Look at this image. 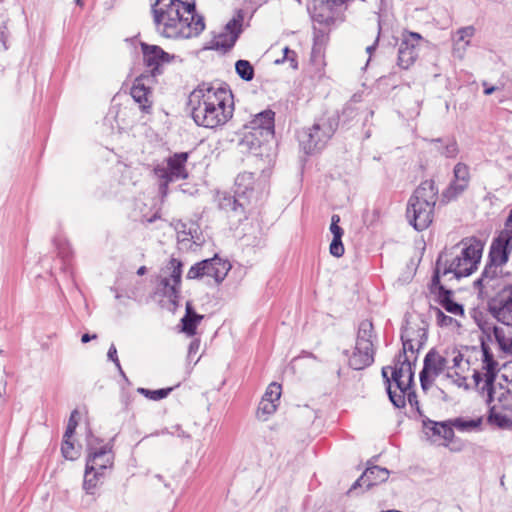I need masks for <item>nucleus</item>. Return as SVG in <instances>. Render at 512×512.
<instances>
[{"label":"nucleus","mask_w":512,"mask_h":512,"mask_svg":"<svg viewBox=\"0 0 512 512\" xmlns=\"http://www.w3.org/2000/svg\"><path fill=\"white\" fill-rule=\"evenodd\" d=\"M152 11L156 29L164 37L189 39L205 29L203 16L196 12V0H157Z\"/></svg>","instance_id":"obj_1"},{"label":"nucleus","mask_w":512,"mask_h":512,"mask_svg":"<svg viewBox=\"0 0 512 512\" xmlns=\"http://www.w3.org/2000/svg\"><path fill=\"white\" fill-rule=\"evenodd\" d=\"M195 123L206 128L226 124L233 116L234 103L230 89L220 84L202 83L189 97Z\"/></svg>","instance_id":"obj_2"},{"label":"nucleus","mask_w":512,"mask_h":512,"mask_svg":"<svg viewBox=\"0 0 512 512\" xmlns=\"http://www.w3.org/2000/svg\"><path fill=\"white\" fill-rule=\"evenodd\" d=\"M498 362L484 341L480 348H472L466 358L461 353L453 357V365L448 367L447 376L459 387H468L467 380L471 377L475 386L484 392L485 388L495 380Z\"/></svg>","instance_id":"obj_3"},{"label":"nucleus","mask_w":512,"mask_h":512,"mask_svg":"<svg viewBox=\"0 0 512 512\" xmlns=\"http://www.w3.org/2000/svg\"><path fill=\"white\" fill-rule=\"evenodd\" d=\"M483 248L481 240L469 237L445 251L438 259L434 283L438 284L440 277L452 275L459 279L474 273L480 264Z\"/></svg>","instance_id":"obj_4"},{"label":"nucleus","mask_w":512,"mask_h":512,"mask_svg":"<svg viewBox=\"0 0 512 512\" xmlns=\"http://www.w3.org/2000/svg\"><path fill=\"white\" fill-rule=\"evenodd\" d=\"M87 451L83 488L87 493H93L101 479L113 468L114 452L109 442L92 435L87 440Z\"/></svg>","instance_id":"obj_5"},{"label":"nucleus","mask_w":512,"mask_h":512,"mask_svg":"<svg viewBox=\"0 0 512 512\" xmlns=\"http://www.w3.org/2000/svg\"><path fill=\"white\" fill-rule=\"evenodd\" d=\"M437 194L438 189L435 183L432 180H426L410 197L406 214L410 224L416 230L422 231L432 223Z\"/></svg>","instance_id":"obj_6"},{"label":"nucleus","mask_w":512,"mask_h":512,"mask_svg":"<svg viewBox=\"0 0 512 512\" xmlns=\"http://www.w3.org/2000/svg\"><path fill=\"white\" fill-rule=\"evenodd\" d=\"M512 371V362L505 366ZM490 407L488 423L500 429L512 430V376L507 387L494 385V380L485 388Z\"/></svg>","instance_id":"obj_7"},{"label":"nucleus","mask_w":512,"mask_h":512,"mask_svg":"<svg viewBox=\"0 0 512 512\" xmlns=\"http://www.w3.org/2000/svg\"><path fill=\"white\" fill-rule=\"evenodd\" d=\"M392 380L393 384L389 385L388 393L393 404L397 407L404 406L406 397L411 402L412 397H415L412 391L413 370L406 356L403 360L402 356H399L392 371Z\"/></svg>","instance_id":"obj_8"},{"label":"nucleus","mask_w":512,"mask_h":512,"mask_svg":"<svg viewBox=\"0 0 512 512\" xmlns=\"http://www.w3.org/2000/svg\"><path fill=\"white\" fill-rule=\"evenodd\" d=\"M374 327L370 320L360 323L356 346L349 358V365L355 370L369 366L374 360Z\"/></svg>","instance_id":"obj_9"},{"label":"nucleus","mask_w":512,"mask_h":512,"mask_svg":"<svg viewBox=\"0 0 512 512\" xmlns=\"http://www.w3.org/2000/svg\"><path fill=\"white\" fill-rule=\"evenodd\" d=\"M336 129L334 120L321 118L311 128L304 130L299 138L306 153L322 149Z\"/></svg>","instance_id":"obj_10"},{"label":"nucleus","mask_w":512,"mask_h":512,"mask_svg":"<svg viewBox=\"0 0 512 512\" xmlns=\"http://www.w3.org/2000/svg\"><path fill=\"white\" fill-rule=\"evenodd\" d=\"M187 161L188 153H175L155 167L154 172L159 179L163 180V186L165 188H167L170 182L186 179L188 177L186 168Z\"/></svg>","instance_id":"obj_11"},{"label":"nucleus","mask_w":512,"mask_h":512,"mask_svg":"<svg viewBox=\"0 0 512 512\" xmlns=\"http://www.w3.org/2000/svg\"><path fill=\"white\" fill-rule=\"evenodd\" d=\"M274 116L272 110H265L255 115L248 124L245 125L243 143L254 144L253 138L257 133L260 140H272L274 138Z\"/></svg>","instance_id":"obj_12"},{"label":"nucleus","mask_w":512,"mask_h":512,"mask_svg":"<svg viewBox=\"0 0 512 512\" xmlns=\"http://www.w3.org/2000/svg\"><path fill=\"white\" fill-rule=\"evenodd\" d=\"M230 268L231 265L228 261L215 256L193 265L187 273V278L199 279L207 276L213 278L216 283H220L227 276Z\"/></svg>","instance_id":"obj_13"},{"label":"nucleus","mask_w":512,"mask_h":512,"mask_svg":"<svg viewBox=\"0 0 512 512\" xmlns=\"http://www.w3.org/2000/svg\"><path fill=\"white\" fill-rule=\"evenodd\" d=\"M163 273L165 276L161 280L162 293L170 302L176 304L180 297L182 263L176 258H171Z\"/></svg>","instance_id":"obj_14"},{"label":"nucleus","mask_w":512,"mask_h":512,"mask_svg":"<svg viewBox=\"0 0 512 512\" xmlns=\"http://www.w3.org/2000/svg\"><path fill=\"white\" fill-rule=\"evenodd\" d=\"M512 251V211L510 212L504 229L493 241L490 249L491 262L496 266H501L508 261L509 254Z\"/></svg>","instance_id":"obj_15"},{"label":"nucleus","mask_w":512,"mask_h":512,"mask_svg":"<svg viewBox=\"0 0 512 512\" xmlns=\"http://www.w3.org/2000/svg\"><path fill=\"white\" fill-rule=\"evenodd\" d=\"M489 310L497 321L512 326V285H505L490 300Z\"/></svg>","instance_id":"obj_16"},{"label":"nucleus","mask_w":512,"mask_h":512,"mask_svg":"<svg viewBox=\"0 0 512 512\" xmlns=\"http://www.w3.org/2000/svg\"><path fill=\"white\" fill-rule=\"evenodd\" d=\"M243 21L244 13L238 10L233 18L226 24L224 30L214 36L210 47L217 50H228L233 47L242 31Z\"/></svg>","instance_id":"obj_17"},{"label":"nucleus","mask_w":512,"mask_h":512,"mask_svg":"<svg viewBox=\"0 0 512 512\" xmlns=\"http://www.w3.org/2000/svg\"><path fill=\"white\" fill-rule=\"evenodd\" d=\"M421 41L422 36L418 33L408 31L402 33L398 51V65L401 68L408 69L414 64L418 57Z\"/></svg>","instance_id":"obj_18"},{"label":"nucleus","mask_w":512,"mask_h":512,"mask_svg":"<svg viewBox=\"0 0 512 512\" xmlns=\"http://www.w3.org/2000/svg\"><path fill=\"white\" fill-rule=\"evenodd\" d=\"M347 0H314L313 18L315 21L330 25L341 15Z\"/></svg>","instance_id":"obj_19"},{"label":"nucleus","mask_w":512,"mask_h":512,"mask_svg":"<svg viewBox=\"0 0 512 512\" xmlns=\"http://www.w3.org/2000/svg\"><path fill=\"white\" fill-rule=\"evenodd\" d=\"M446 360L438 352L430 351L424 360V367L420 373V382L423 390H427L436 377L444 370Z\"/></svg>","instance_id":"obj_20"},{"label":"nucleus","mask_w":512,"mask_h":512,"mask_svg":"<svg viewBox=\"0 0 512 512\" xmlns=\"http://www.w3.org/2000/svg\"><path fill=\"white\" fill-rule=\"evenodd\" d=\"M141 48L144 64L153 74L173 59V56L166 53L159 46L142 43Z\"/></svg>","instance_id":"obj_21"},{"label":"nucleus","mask_w":512,"mask_h":512,"mask_svg":"<svg viewBox=\"0 0 512 512\" xmlns=\"http://www.w3.org/2000/svg\"><path fill=\"white\" fill-rule=\"evenodd\" d=\"M147 82L149 78L141 76L135 79L131 88V96L143 111L148 112L152 106V92Z\"/></svg>","instance_id":"obj_22"},{"label":"nucleus","mask_w":512,"mask_h":512,"mask_svg":"<svg viewBox=\"0 0 512 512\" xmlns=\"http://www.w3.org/2000/svg\"><path fill=\"white\" fill-rule=\"evenodd\" d=\"M469 183V169L466 165L458 163L454 168V180L447 188L445 196L448 199L456 197L462 193Z\"/></svg>","instance_id":"obj_23"},{"label":"nucleus","mask_w":512,"mask_h":512,"mask_svg":"<svg viewBox=\"0 0 512 512\" xmlns=\"http://www.w3.org/2000/svg\"><path fill=\"white\" fill-rule=\"evenodd\" d=\"M389 477V471L379 466L368 468L358 479L357 485L360 487L365 486L370 488L379 483L385 482Z\"/></svg>","instance_id":"obj_24"},{"label":"nucleus","mask_w":512,"mask_h":512,"mask_svg":"<svg viewBox=\"0 0 512 512\" xmlns=\"http://www.w3.org/2000/svg\"><path fill=\"white\" fill-rule=\"evenodd\" d=\"M203 316L197 314L192 306L191 302L186 303V314L181 320L182 332L187 334L188 336H193L196 334V329L200 322L202 321Z\"/></svg>","instance_id":"obj_25"},{"label":"nucleus","mask_w":512,"mask_h":512,"mask_svg":"<svg viewBox=\"0 0 512 512\" xmlns=\"http://www.w3.org/2000/svg\"><path fill=\"white\" fill-rule=\"evenodd\" d=\"M499 281V278L489 275L488 272L485 271L482 277L478 279L474 284L475 287L478 288L481 295L488 296L489 292L498 286Z\"/></svg>","instance_id":"obj_26"},{"label":"nucleus","mask_w":512,"mask_h":512,"mask_svg":"<svg viewBox=\"0 0 512 512\" xmlns=\"http://www.w3.org/2000/svg\"><path fill=\"white\" fill-rule=\"evenodd\" d=\"M493 333L500 349L512 355V332L506 333L502 328L494 327Z\"/></svg>","instance_id":"obj_27"},{"label":"nucleus","mask_w":512,"mask_h":512,"mask_svg":"<svg viewBox=\"0 0 512 512\" xmlns=\"http://www.w3.org/2000/svg\"><path fill=\"white\" fill-rule=\"evenodd\" d=\"M475 29L472 26L459 29L454 36L455 47L458 50H465L474 36Z\"/></svg>","instance_id":"obj_28"},{"label":"nucleus","mask_w":512,"mask_h":512,"mask_svg":"<svg viewBox=\"0 0 512 512\" xmlns=\"http://www.w3.org/2000/svg\"><path fill=\"white\" fill-rule=\"evenodd\" d=\"M435 320L440 327L458 330L461 326L459 320L455 316H448L442 310H435Z\"/></svg>","instance_id":"obj_29"},{"label":"nucleus","mask_w":512,"mask_h":512,"mask_svg":"<svg viewBox=\"0 0 512 512\" xmlns=\"http://www.w3.org/2000/svg\"><path fill=\"white\" fill-rule=\"evenodd\" d=\"M452 426L461 431H473L478 430L482 424V418H457L452 421Z\"/></svg>","instance_id":"obj_30"},{"label":"nucleus","mask_w":512,"mask_h":512,"mask_svg":"<svg viewBox=\"0 0 512 512\" xmlns=\"http://www.w3.org/2000/svg\"><path fill=\"white\" fill-rule=\"evenodd\" d=\"M441 307L455 317H464L463 307L452 300L449 295H445L440 300Z\"/></svg>","instance_id":"obj_31"},{"label":"nucleus","mask_w":512,"mask_h":512,"mask_svg":"<svg viewBox=\"0 0 512 512\" xmlns=\"http://www.w3.org/2000/svg\"><path fill=\"white\" fill-rule=\"evenodd\" d=\"M253 184V176L251 173H243L237 176L236 178V191L235 193L240 197L241 195H245L247 191L252 188Z\"/></svg>","instance_id":"obj_32"},{"label":"nucleus","mask_w":512,"mask_h":512,"mask_svg":"<svg viewBox=\"0 0 512 512\" xmlns=\"http://www.w3.org/2000/svg\"><path fill=\"white\" fill-rule=\"evenodd\" d=\"M278 406L267 399L262 398L258 409H257V417L260 420L266 421L271 415H273Z\"/></svg>","instance_id":"obj_33"},{"label":"nucleus","mask_w":512,"mask_h":512,"mask_svg":"<svg viewBox=\"0 0 512 512\" xmlns=\"http://www.w3.org/2000/svg\"><path fill=\"white\" fill-rule=\"evenodd\" d=\"M282 394V387L280 384L276 382H272L267 387L265 394L262 398L267 399L268 401H271L272 403L279 405L280 397Z\"/></svg>","instance_id":"obj_34"},{"label":"nucleus","mask_w":512,"mask_h":512,"mask_svg":"<svg viewBox=\"0 0 512 512\" xmlns=\"http://www.w3.org/2000/svg\"><path fill=\"white\" fill-rule=\"evenodd\" d=\"M61 451L63 456L68 460H75L80 456L79 448H76L74 443L69 439H63Z\"/></svg>","instance_id":"obj_35"},{"label":"nucleus","mask_w":512,"mask_h":512,"mask_svg":"<svg viewBox=\"0 0 512 512\" xmlns=\"http://www.w3.org/2000/svg\"><path fill=\"white\" fill-rule=\"evenodd\" d=\"M236 71L244 80H252L254 76V69L252 65L246 60H239L236 63Z\"/></svg>","instance_id":"obj_36"},{"label":"nucleus","mask_w":512,"mask_h":512,"mask_svg":"<svg viewBox=\"0 0 512 512\" xmlns=\"http://www.w3.org/2000/svg\"><path fill=\"white\" fill-rule=\"evenodd\" d=\"M432 430L434 434L441 436L444 440H450L454 436L453 428L446 423H434Z\"/></svg>","instance_id":"obj_37"},{"label":"nucleus","mask_w":512,"mask_h":512,"mask_svg":"<svg viewBox=\"0 0 512 512\" xmlns=\"http://www.w3.org/2000/svg\"><path fill=\"white\" fill-rule=\"evenodd\" d=\"M139 391L143 395H145L147 398L157 401V400L166 398L169 395V393L172 391V388L158 389V390H148L145 388H141V389H139Z\"/></svg>","instance_id":"obj_38"},{"label":"nucleus","mask_w":512,"mask_h":512,"mask_svg":"<svg viewBox=\"0 0 512 512\" xmlns=\"http://www.w3.org/2000/svg\"><path fill=\"white\" fill-rule=\"evenodd\" d=\"M340 216L333 215L331 218L330 231L333 234V239H342L343 229L339 226Z\"/></svg>","instance_id":"obj_39"},{"label":"nucleus","mask_w":512,"mask_h":512,"mask_svg":"<svg viewBox=\"0 0 512 512\" xmlns=\"http://www.w3.org/2000/svg\"><path fill=\"white\" fill-rule=\"evenodd\" d=\"M253 138L254 141L253 142H256L254 144H250V143H243V141L241 142L243 146H245L249 151L255 153V154H258V150L265 144L269 143L271 140H260V135L257 133Z\"/></svg>","instance_id":"obj_40"},{"label":"nucleus","mask_w":512,"mask_h":512,"mask_svg":"<svg viewBox=\"0 0 512 512\" xmlns=\"http://www.w3.org/2000/svg\"><path fill=\"white\" fill-rule=\"evenodd\" d=\"M344 245L342 239H333L330 244V253L335 257H341L344 254Z\"/></svg>","instance_id":"obj_41"},{"label":"nucleus","mask_w":512,"mask_h":512,"mask_svg":"<svg viewBox=\"0 0 512 512\" xmlns=\"http://www.w3.org/2000/svg\"><path fill=\"white\" fill-rule=\"evenodd\" d=\"M284 61H287L290 63L291 67L296 68L297 67V55L293 50H290L289 48H284Z\"/></svg>","instance_id":"obj_42"},{"label":"nucleus","mask_w":512,"mask_h":512,"mask_svg":"<svg viewBox=\"0 0 512 512\" xmlns=\"http://www.w3.org/2000/svg\"><path fill=\"white\" fill-rule=\"evenodd\" d=\"M457 145L454 141H451L449 144H447L445 148V156L446 157H455L457 154Z\"/></svg>","instance_id":"obj_43"},{"label":"nucleus","mask_w":512,"mask_h":512,"mask_svg":"<svg viewBox=\"0 0 512 512\" xmlns=\"http://www.w3.org/2000/svg\"><path fill=\"white\" fill-rule=\"evenodd\" d=\"M108 358L112 360L117 365L118 368H120L119 359L117 357V350L114 345H112L108 350Z\"/></svg>","instance_id":"obj_44"},{"label":"nucleus","mask_w":512,"mask_h":512,"mask_svg":"<svg viewBox=\"0 0 512 512\" xmlns=\"http://www.w3.org/2000/svg\"><path fill=\"white\" fill-rule=\"evenodd\" d=\"M76 415H77L76 412L71 414L70 419L68 421V425H67L68 427L76 429V426H77Z\"/></svg>","instance_id":"obj_45"},{"label":"nucleus","mask_w":512,"mask_h":512,"mask_svg":"<svg viewBox=\"0 0 512 512\" xmlns=\"http://www.w3.org/2000/svg\"><path fill=\"white\" fill-rule=\"evenodd\" d=\"M74 432H75V429L70 428V427L67 426L65 434H64V439L71 440V437L74 434Z\"/></svg>","instance_id":"obj_46"},{"label":"nucleus","mask_w":512,"mask_h":512,"mask_svg":"<svg viewBox=\"0 0 512 512\" xmlns=\"http://www.w3.org/2000/svg\"><path fill=\"white\" fill-rule=\"evenodd\" d=\"M402 340H403V349H404V351H405L407 348H409V349H411V350H412V348H413V347H412V344L410 343V341H409V340H406L404 336H402Z\"/></svg>","instance_id":"obj_47"},{"label":"nucleus","mask_w":512,"mask_h":512,"mask_svg":"<svg viewBox=\"0 0 512 512\" xmlns=\"http://www.w3.org/2000/svg\"><path fill=\"white\" fill-rule=\"evenodd\" d=\"M96 338V335H93V336H90L89 334H84L81 338V341L83 343H87L89 342L91 339H95Z\"/></svg>","instance_id":"obj_48"},{"label":"nucleus","mask_w":512,"mask_h":512,"mask_svg":"<svg viewBox=\"0 0 512 512\" xmlns=\"http://www.w3.org/2000/svg\"><path fill=\"white\" fill-rule=\"evenodd\" d=\"M496 90L495 87L491 86V87H486L484 89V93L485 95H491L494 91Z\"/></svg>","instance_id":"obj_49"},{"label":"nucleus","mask_w":512,"mask_h":512,"mask_svg":"<svg viewBox=\"0 0 512 512\" xmlns=\"http://www.w3.org/2000/svg\"><path fill=\"white\" fill-rule=\"evenodd\" d=\"M146 273V267L145 266H141L138 271H137V274L138 275H144Z\"/></svg>","instance_id":"obj_50"},{"label":"nucleus","mask_w":512,"mask_h":512,"mask_svg":"<svg viewBox=\"0 0 512 512\" xmlns=\"http://www.w3.org/2000/svg\"><path fill=\"white\" fill-rule=\"evenodd\" d=\"M198 346H199V343L197 341H194L190 345V350L195 349V347L198 348Z\"/></svg>","instance_id":"obj_51"},{"label":"nucleus","mask_w":512,"mask_h":512,"mask_svg":"<svg viewBox=\"0 0 512 512\" xmlns=\"http://www.w3.org/2000/svg\"><path fill=\"white\" fill-rule=\"evenodd\" d=\"M372 49H373L372 47L367 48L368 52H371Z\"/></svg>","instance_id":"obj_52"}]
</instances>
